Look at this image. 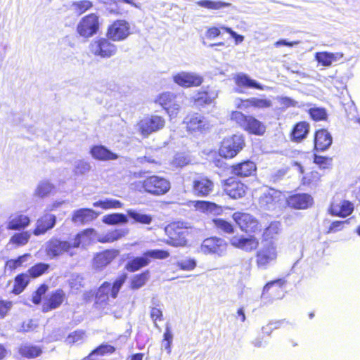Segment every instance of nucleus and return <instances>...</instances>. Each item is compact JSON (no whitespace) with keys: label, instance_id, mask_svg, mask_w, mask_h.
Segmentation results:
<instances>
[{"label":"nucleus","instance_id":"nucleus-39","mask_svg":"<svg viewBox=\"0 0 360 360\" xmlns=\"http://www.w3.org/2000/svg\"><path fill=\"white\" fill-rule=\"evenodd\" d=\"M197 210L206 213H215L219 210L218 206L213 202L202 200H193L190 202Z\"/></svg>","mask_w":360,"mask_h":360},{"label":"nucleus","instance_id":"nucleus-64","mask_svg":"<svg viewBox=\"0 0 360 360\" xmlns=\"http://www.w3.org/2000/svg\"><path fill=\"white\" fill-rule=\"evenodd\" d=\"M330 162H331V159L328 158L319 156V155H315V157H314V162L316 164L320 165L323 168H326L328 167V165H329L330 164Z\"/></svg>","mask_w":360,"mask_h":360},{"label":"nucleus","instance_id":"nucleus-42","mask_svg":"<svg viewBox=\"0 0 360 360\" xmlns=\"http://www.w3.org/2000/svg\"><path fill=\"white\" fill-rule=\"evenodd\" d=\"M31 259V255L29 254L23 255L15 259L8 260L6 263V268L10 270H13L18 268H26L27 263Z\"/></svg>","mask_w":360,"mask_h":360},{"label":"nucleus","instance_id":"nucleus-41","mask_svg":"<svg viewBox=\"0 0 360 360\" xmlns=\"http://www.w3.org/2000/svg\"><path fill=\"white\" fill-rule=\"evenodd\" d=\"M309 130V125L307 122L297 123L292 131V135L294 140L300 141L304 139Z\"/></svg>","mask_w":360,"mask_h":360},{"label":"nucleus","instance_id":"nucleus-17","mask_svg":"<svg viewBox=\"0 0 360 360\" xmlns=\"http://www.w3.org/2000/svg\"><path fill=\"white\" fill-rule=\"evenodd\" d=\"M233 218L242 231L255 232L258 229V221L248 213L236 212Z\"/></svg>","mask_w":360,"mask_h":360},{"label":"nucleus","instance_id":"nucleus-5","mask_svg":"<svg viewBox=\"0 0 360 360\" xmlns=\"http://www.w3.org/2000/svg\"><path fill=\"white\" fill-rule=\"evenodd\" d=\"M231 118L250 133L262 135L265 131L264 125L252 116H245L242 112L236 111L232 112Z\"/></svg>","mask_w":360,"mask_h":360},{"label":"nucleus","instance_id":"nucleus-51","mask_svg":"<svg viewBox=\"0 0 360 360\" xmlns=\"http://www.w3.org/2000/svg\"><path fill=\"white\" fill-rule=\"evenodd\" d=\"M281 231V224L278 221L271 222L269 226L264 230V236L266 239L273 238L278 234Z\"/></svg>","mask_w":360,"mask_h":360},{"label":"nucleus","instance_id":"nucleus-9","mask_svg":"<svg viewBox=\"0 0 360 360\" xmlns=\"http://www.w3.org/2000/svg\"><path fill=\"white\" fill-rule=\"evenodd\" d=\"M108 38H99L93 40L89 44L90 52L96 56L106 58L114 56L117 52L116 46Z\"/></svg>","mask_w":360,"mask_h":360},{"label":"nucleus","instance_id":"nucleus-43","mask_svg":"<svg viewBox=\"0 0 360 360\" xmlns=\"http://www.w3.org/2000/svg\"><path fill=\"white\" fill-rule=\"evenodd\" d=\"M53 189L54 186L51 183L48 181H41L38 184L34 194L35 196L43 198L49 195Z\"/></svg>","mask_w":360,"mask_h":360},{"label":"nucleus","instance_id":"nucleus-48","mask_svg":"<svg viewBox=\"0 0 360 360\" xmlns=\"http://www.w3.org/2000/svg\"><path fill=\"white\" fill-rule=\"evenodd\" d=\"M114 346L108 344H101L93 349L91 353L96 356H104L105 354H112L115 352Z\"/></svg>","mask_w":360,"mask_h":360},{"label":"nucleus","instance_id":"nucleus-22","mask_svg":"<svg viewBox=\"0 0 360 360\" xmlns=\"http://www.w3.org/2000/svg\"><path fill=\"white\" fill-rule=\"evenodd\" d=\"M56 222V217L54 214L46 213L41 217L36 223V228L33 231L35 236L45 233L47 231L54 227Z\"/></svg>","mask_w":360,"mask_h":360},{"label":"nucleus","instance_id":"nucleus-16","mask_svg":"<svg viewBox=\"0 0 360 360\" xmlns=\"http://www.w3.org/2000/svg\"><path fill=\"white\" fill-rule=\"evenodd\" d=\"M184 122L186 124L187 130L191 132H202L210 127L208 120L198 113L186 117Z\"/></svg>","mask_w":360,"mask_h":360},{"label":"nucleus","instance_id":"nucleus-2","mask_svg":"<svg viewBox=\"0 0 360 360\" xmlns=\"http://www.w3.org/2000/svg\"><path fill=\"white\" fill-rule=\"evenodd\" d=\"M126 278L127 275L122 274L113 282L112 285L108 281L103 282L96 292V303H107L109 300V295L112 298L115 299Z\"/></svg>","mask_w":360,"mask_h":360},{"label":"nucleus","instance_id":"nucleus-34","mask_svg":"<svg viewBox=\"0 0 360 360\" xmlns=\"http://www.w3.org/2000/svg\"><path fill=\"white\" fill-rule=\"evenodd\" d=\"M117 254V250H106L98 253L94 257V264L97 268L105 267L112 261Z\"/></svg>","mask_w":360,"mask_h":360},{"label":"nucleus","instance_id":"nucleus-11","mask_svg":"<svg viewBox=\"0 0 360 360\" xmlns=\"http://www.w3.org/2000/svg\"><path fill=\"white\" fill-rule=\"evenodd\" d=\"M277 257L276 246L272 241H266L257 252V263L259 268H266V265L274 262Z\"/></svg>","mask_w":360,"mask_h":360},{"label":"nucleus","instance_id":"nucleus-36","mask_svg":"<svg viewBox=\"0 0 360 360\" xmlns=\"http://www.w3.org/2000/svg\"><path fill=\"white\" fill-rule=\"evenodd\" d=\"M94 6L89 0L74 1L70 4V8L77 16H80Z\"/></svg>","mask_w":360,"mask_h":360},{"label":"nucleus","instance_id":"nucleus-1","mask_svg":"<svg viewBox=\"0 0 360 360\" xmlns=\"http://www.w3.org/2000/svg\"><path fill=\"white\" fill-rule=\"evenodd\" d=\"M93 229H87L78 233L72 243L59 240H52L47 245V253L50 256H57L65 252H69L72 248H78L80 244H85L89 241V236L93 233Z\"/></svg>","mask_w":360,"mask_h":360},{"label":"nucleus","instance_id":"nucleus-47","mask_svg":"<svg viewBox=\"0 0 360 360\" xmlns=\"http://www.w3.org/2000/svg\"><path fill=\"white\" fill-rule=\"evenodd\" d=\"M127 214L131 218L134 219L136 222L150 224L152 221V217L149 214L138 212L132 210H128Z\"/></svg>","mask_w":360,"mask_h":360},{"label":"nucleus","instance_id":"nucleus-27","mask_svg":"<svg viewBox=\"0 0 360 360\" xmlns=\"http://www.w3.org/2000/svg\"><path fill=\"white\" fill-rule=\"evenodd\" d=\"M255 164L250 160L233 165L231 167V173L240 177H247L251 176L256 172Z\"/></svg>","mask_w":360,"mask_h":360},{"label":"nucleus","instance_id":"nucleus-52","mask_svg":"<svg viewBox=\"0 0 360 360\" xmlns=\"http://www.w3.org/2000/svg\"><path fill=\"white\" fill-rule=\"evenodd\" d=\"M176 96L169 92H165L160 95L156 100L163 108L175 101Z\"/></svg>","mask_w":360,"mask_h":360},{"label":"nucleus","instance_id":"nucleus-31","mask_svg":"<svg viewBox=\"0 0 360 360\" xmlns=\"http://www.w3.org/2000/svg\"><path fill=\"white\" fill-rule=\"evenodd\" d=\"M92 157L96 160L106 161L116 160L117 155L103 146H95L90 151Z\"/></svg>","mask_w":360,"mask_h":360},{"label":"nucleus","instance_id":"nucleus-20","mask_svg":"<svg viewBox=\"0 0 360 360\" xmlns=\"http://www.w3.org/2000/svg\"><path fill=\"white\" fill-rule=\"evenodd\" d=\"M165 233L169 238L168 243L174 246L182 245L185 243V233L183 229L179 227L176 224H172L166 226Z\"/></svg>","mask_w":360,"mask_h":360},{"label":"nucleus","instance_id":"nucleus-18","mask_svg":"<svg viewBox=\"0 0 360 360\" xmlns=\"http://www.w3.org/2000/svg\"><path fill=\"white\" fill-rule=\"evenodd\" d=\"M281 193L274 189L264 192L259 199V207L264 211L276 209L280 200Z\"/></svg>","mask_w":360,"mask_h":360},{"label":"nucleus","instance_id":"nucleus-19","mask_svg":"<svg viewBox=\"0 0 360 360\" xmlns=\"http://www.w3.org/2000/svg\"><path fill=\"white\" fill-rule=\"evenodd\" d=\"M285 281L283 279H277L269 282L263 288V295H266V298L281 299L284 296V290L283 286Z\"/></svg>","mask_w":360,"mask_h":360},{"label":"nucleus","instance_id":"nucleus-37","mask_svg":"<svg viewBox=\"0 0 360 360\" xmlns=\"http://www.w3.org/2000/svg\"><path fill=\"white\" fill-rule=\"evenodd\" d=\"M30 218L23 214L15 215L11 217L7 229L9 230H19L29 225Z\"/></svg>","mask_w":360,"mask_h":360},{"label":"nucleus","instance_id":"nucleus-44","mask_svg":"<svg viewBox=\"0 0 360 360\" xmlns=\"http://www.w3.org/2000/svg\"><path fill=\"white\" fill-rule=\"evenodd\" d=\"M103 221L107 224H126L128 221V219L126 215L121 213H113L105 215L103 217Z\"/></svg>","mask_w":360,"mask_h":360},{"label":"nucleus","instance_id":"nucleus-6","mask_svg":"<svg viewBox=\"0 0 360 360\" xmlns=\"http://www.w3.org/2000/svg\"><path fill=\"white\" fill-rule=\"evenodd\" d=\"M169 252L161 250H152L146 252L141 257H134L126 265L127 270H139L148 266L153 259H165Z\"/></svg>","mask_w":360,"mask_h":360},{"label":"nucleus","instance_id":"nucleus-7","mask_svg":"<svg viewBox=\"0 0 360 360\" xmlns=\"http://www.w3.org/2000/svg\"><path fill=\"white\" fill-rule=\"evenodd\" d=\"M165 120L159 115H152L141 120L136 127L141 135L148 136L152 133L156 132L164 128Z\"/></svg>","mask_w":360,"mask_h":360},{"label":"nucleus","instance_id":"nucleus-56","mask_svg":"<svg viewBox=\"0 0 360 360\" xmlns=\"http://www.w3.org/2000/svg\"><path fill=\"white\" fill-rule=\"evenodd\" d=\"M91 169V165L84 160H78L75 163V172L84 174Z\"/></svg>","mask_w":360,"mask_h":360},{"label":"nucleus","instance_id":"nucleus-4","mask_svg":"<svg viewBox=\"0 0 360 360\" xmlns=\"http://www.w3.org/2000/svg\"><path fill=\"white\" fill-rule=\"evenodd\" d=\"M101 26L99 15L92 13L83 16L78 22L76 32L79 37L89 39L96 35Z\"/></svg>","mask_w":360,"mask_h":360},{"label":"nucleus","instance_id":"nucleus-61","mask_svg":"<svg viewBox=\"0 0 360 360\" xmlns=\"http://www.w3.org/2000/svg\"><path fill=\"white\" fill-rule=\"evenodd\" d=\"M188 163V160L182 154H177L172 160V165L176 167H182Z\"/></svg>","mask_w":360,"mask_h":360},{"label":"nucleus","instance_id":"nucleus-53","mask_svg":"<svg viewBox=\"0 0 360 360\" xmlns=\"http://www.w3.org/2000/svg\"><path fill=\"white\" fill-rule=\"evenodd\" d=\"M148 278V271H143L133 278L131 282V287L133 289H138L144 285Z\"/></svg>","mask_w":360,"mask_h":360},{"label":"nucleus","instance_id":"nucleus-25","mask_svg":"<svg viewBox=\"0 0 360 360\" xmlns=\"http://www.w3.org/2000/svg\"><path fill=\"white\" fill-rule=\"evenodd\" d=\"M289 206L295 209H307L313 203V198L307 193L296 194L288 200Z\"/></svg>","mask_w":360,"mask_h":360},{"label":"nucleus","instance_id":"nucleus-23","mask_svg":"<svg viewBox=\"0 0 360 360\" xmlns=\"http://www.w3.org/2000/svg\"><path fill=\"white\" fill-rule=\"evenodd\" d=\"M230 243L233 247L247 252L256 249L259 244L258 240L255 237L245 238L238 236L231 238Z\"/></svg>","mask_w":360,"mask_h":360},{"label":"nucleus","instance_id":"nucleus-38","mask_svg":"<svg viewBox=\"0 0 360 360\" xmlns=\"http://www.w3.org/2000/svg\"><path fill=\"white\" fill-rule=\"evenodd\" d=\"M30 275L27 273H21L17 275L14 279L12 292L15 295L21 293L30 282Z\"/></svg>","mask_w":360,"mask_h":360},{"label":"nucleus","instance_id":"nucleus-54","mask_svg":"<svg viewBox=\"0 0 360 360\" xmlns=\"http://www.w3.org/2000/svg\"><path fill=\"white\" fill-rule=\"evenodd\" d=\"M150 317L153 321L155 327L160 330L157 322L162 321L163 320V313L162 309L156 307H152L150 311Z\"/></svg>","mask_w":360,"mask_h":360},{"label":"nucleus","instance_id":"nucleus-49","mask_svg":"<svg viewBox=\"0 0 360 360\" xmlns=\"http://www.w3.org/2000/svg\"><path fill=\"white\" fill-rule=\"evenodd\" d=\"M49 287L46 284L40 285L35 291L33 292L31 301L33 304L37 305L41 302L43 296L46 294Z\"/></svg>","mask_w":360,"mask_h":360},{"label":"nucleus","instance_id":"nucleus-32","mask_svg":"<svg viewBox=\"0 0 360 360\" xmlns=\"http://www.w3.org/2000/svg\"><path fill=\"white\" fill-rule=\"evenodd\" d=\"M239 108H247L253 106L257 108H267L271 106L272 103L269 99L251 98L244 101H240V104H237Z\"/></svg>","mask_w":360,"mask_h":360},{"label":"nucleus","instance_id":"nucleus-21","mask_svg":"<svg viewBox=\"0 0 360 360\" xmlns=\"http://www.w3.org/2000/svg\"><path fill=\"white\" fill-rule=\"evenodd\" d=\"M218 96V90L214 86H206L202 87L194 98L195 103L198 105L211 104Z\"/></svg>","mask_w":360,"mask_h":360},{"label":"nucleus","instance_id":"nucleus-58","mask_svg":"<svg viewBox=\"0 0 360 360\" xmlns=\"http://www.w3.org/2000/svg\"><path fill=\"white\" fill-rule=\"evenodd\" d=\"M13 306L10 300H0V318H4Z\"/></svg>","mask_w":360,"mask_h":360},{"label":"nucleus","instance_id":"nucleus-26","mask_svg":"<svg viewBox=\"0 0 360 360\" xmlns=\"http://www.w3.org/2000/svg\"><path fill=\"white\" fill-rule=\"evenodd\" d=\"M98 217L96 212L91 209H79L72 213V221L76 224H84L91 221Z\"/></svg>","mask_w":360,"mask_h":360},{"label":"nucleus","instance_id":"nucleus-62","mask_svg":"<svg viewBox=\"0 0 360 360\" xmlns=\"http://www.w3.org/2000/svg\"><path fill=\"white\" fill-rule=\"evenodd\" d=\"M179 266L183 270H192L196 267V263L194 259L186 258L179 262Z\"/></svg>","mask_w":360,"mask_h":360},{"label":"nucleus","instance_id":"nucleus-30","mask_svg":"<svg viewBox=\"0 0 360 360\" xmlns=\"http://www.w3.org/2000/svg\"><path fill=\"white\" fill-rule=\"evenodd\" d=\"M353 210V205L347 200H344L340 203L333 202L330 208V213L333 215L342 217L349 215Z\"/></svg>","mask_w":360,"mask_h":360},{"label":"nucleus","instance_id":"nucleus-50","mask_svg":"<svg viewBox=\"0 0 360 360\" xmlns=\"http://www.w3.org/2000/svg\"><path fill=\"white\" fill-rule=\"evenodd\" d=\"M30 236L28 231L15 233L11 238L10 243L18 246L24 245L28 242Z\"/></svg>","mask_w":360,"mask_h":360},{"label":"nucleus","instance_id":"nucleus-13","mask_svg":"<svg viewBox=\"0 0 360 360\" xmlns=\"http://www.w3.org/2000/svg\"><path fill=\"white\" fill-rule=\"evenodd\" d=\"M227 243L224 240L217 237H211L203 240L201 250L205 254L222 255L226 250Z\"/></svg>","mask_w":360,"mask_h":360},{"label":"nucleus","instance_id":"nucleus-3","mask_svg":"<svg viewBox=\"0 0 360 360\" xmlns=\"http://www.w3.org/2000/svg\"><path fill=\"white\" fill-rule=\"evenodd\" d=\"M137 186L153 195H164L170 189V182L161 176L153 175L137 183Z\"/></svg>","mask_w":360,"mask_h":360},{"label":"nucleus","instance_id":"nucleus-45","mask_svg":"<svg viewBox=\"0 0 360 360\" xmlns=\"http://www.w3.org/2000/svg\"><path fill=\"white\" fill-rule=\"evenodd\" d=\"M122 205L120 200L112 198H106L93 203L94 207H100L105 210L120 208Z\"/></svg>","mask_w":360,"mask_h":360},{"label":"nucleus","instance_id":"nucleus-33","mask_svg":"<svg viewBox=\"0 0 360 360\" xmlns=\"http://www.w3.org/2000/svg\"><path fill=\"white\" fill-rule=\"evenodd\" d=\"M236 82L239 86L255 88L260 90H267L269 86H263L245 74H238L236 77Z\"/></svg>","mask_w":360,"mask_h":360},{"label":"nucleus","instance_id":"nucleus-35","mask_svg":"<svg viewBox=\"0 0 360 360\" xmlns=\"http://www.w3.org/2000/svg\"><path fill=\"white\" fill-rule=\"evenodd\" d=\"M342 56L343 55L340 53L319 52L316 53L315 58L319 63L328 67L331 65L333 62L340 60Z\"/></svg>","mask_w":360,"mask_h":360},{"label":"nucleus","instance_id":"nucleus-14","mask_svg":"<svg viewBox=\"0 0 360 360\" xmlns=\"http://www.w3.org/2000/svg\"><path fill=\"white\" fill-rule=\"evenodd\" d=\"M66 300V294L62 289L52 291L44 300L41 311L46 313L60 307Z\"/></svg>","mask_w":360,"mask_h":360},{"label":"nucleus","instance_id":"nucleus-10","mask_svg":"<svg viewBox=\"0 0 360 360\" xmlns=\"http://www.w3.org/2000/svg\"><path fill=\"white\" fill-rule=\"evenodd\" d=\"M130 25L124 20H115L108 27L106 36L113 41H120L126 39L131 34Z\"/></svg>","mask_w":360,"mask_h":360},{"label":"nucleus","instance_id":"nucleus-63","mask_svg":"<svg viewBox=\"0 0 360 360\" xmlns=\"http://www.w3.org/2000/svg\"><path fill=\"white\" fill-rule=\"evenodd\" d=\"M346 221H335L330 225L328 233H335L342 229L344 224L347 223Z\"/></svg>","mask_w":360,"mask_h":360},{"label":"nucleus","instance_id":"nucleus-46","mask_svg":"<svg viewBox=\"0 0 360 360\" xmlns=\"http://www.w3.org/2000/svg\"><path fill=\"white\" fill-rule=\"evenodd\" d=\"M125 232L122 230H115L111 232L107 233L105 235L100 236L98 240L101 243H112L124 236Z\"/></svg>","mask_w":360,"mask_h":360},{"label":"nucleus","instance_id":"nucleus-29","mask_svg":"<svg viewBox=\"0 0 360 360\" xmlns=\"http://www.w3.org/2000/svg\"><path fill=\"white\" fill-rule=\"evenodd\" d=\"M332 137L330 133L326 129L316 131L314 138L315 148L316 150H325L331 145Z\"/></svg>","mask_w":360,"mask_h":360},{"label":"nucleus","instance_id":"nucleus-60","mask_svg":"<svg viewBox=\"0 0 360 360\" xmlns=\"http://www.w3.org/2000/svg\"><path fill=\"white\" fill-rule=\"evenodd\" d=\"M179 108L180 105L176 101L164 108L171 118L177 115Z\"/></svg>","mask_w":360,"mask_h":360},{"label":"nucleus","instance_id":"nucleus-40","mask_svg":"<svg viewBox=\"0 0 360 360\" xmlns=\"http://www.w3.org/2000/svg\"><path fill=\"white\" fill-rule=\"evenodd\" d=\"M195 4L201 7L210 10H220L224 8L229 7L231 6V3L222 1H212V0H200L196 1Z\"/></svg>","mask_w":360,"mask_h":360},{"label":"nucleus","instance_id":"nucleus-24","mask_svg":"<svg viewBox=\"0 0 360 360\" xmlns=\"http://www.w3.org/2000/svg\"><path fill=\"white\" fill-rule=\"evenodd\" d=\"M246 189V186L243 183L229 179L225 184L224 191L231 198L238 199L245 195Z\"/></svg>","mask_w":360,"mask_h":360},{"label":"nucleus","instance_id":"nucleus-55","mask_svg":"<svg viewBox=\"0 0 360 360\" xmlns=\"http://www.w3.org/2000/svg\"><path fill=\"white\" fill-rule=\"evenodd\" d=\"M213 221L216 227L224 232L226 233H232L233 232V226L229 222L221 219H214Z\"/></svg>","mask_w":360,"mask_h":360},{"label":"nucleus","instance_id":"nucleus-8","mask_svg":"<svg viewBox=\"0 0 360 360\" xmlns=\"http://www.w3.org/2000/svg\"><path fill=\"white\" fill-rule=\"evenodd\" d=\"M244 146L241 135H233L224 139L219 148V155L225 158H232L240 151Z\"/></svg>","mask_w":360,"mask_h":360},{"label":"nucleus","instance_id":"nucleus-15","mask_svg":"<svg viewBox=\"0 0 360 360\" xmlns=\"http://www.w3.org/2000/svg\"><path fill=\"white\" fill-rule=\"evenodd\" d=\"M213 181L206 176H199L193 181L192 192L195 196L206 197L213 191Z\"/></svg>","mask_w":360,"mask_h":360},{"label":"nucleus","instance_id":"nucleus-28","mask_svg":"<svg viewBox=\"0 0 360 360\" xmlns=\"http://www.w3.org/2000/svg\"><path fill=\"white\" fill-rule=\"evenodd\" d=\"M42 352L41 347L30 343L22 344L18 349V353L22 358L29 359L39 357Z\"/></svg>","mask_w":360,"mask_h":360},{"label":"nucleus","instance_id":"nucleus-12","mask_svg":"<svg viewBox=\"0 0 360 360\" xmlns=\"http://www.w3.org/2000/svg\"><path fill=\"white\" fill-rule=\"evenodd\" d=\"M173 80L182 87L189 88L201 85L203 77L194 72L181 71L173 75Z\"/></svg>","mask_w":360,"mask_h":360},{"label":"nucleus","instance_id":"nucleus-57","mask_svg":"<svg viewBox=\"0 0 360 360\" xmlns=\"http://www.w3.org/2000/svg\"><path fill=\"white\" fill-rule=\"evenodd\" d=\"M309 114L314 120H323L326 118V112L323 108H314L309 110Z\"/></svg>","mask_w":360,"mask_h":360},{"label":"nucleus","instance_id":"nucleus-59","mask_svg":"<svg viewBox=\"0 0 360 360\" xmlns=\"http://www.w3.org/2000/svg\"><path fill=\"white\" fill-rule=\"evenodd\" d=\"M85 332L84 330H75L70 333L68 336V340L70 343L74 344L83 339Z\"/></svg>","mask_w":360,"mask_h":360}]
</instances>
